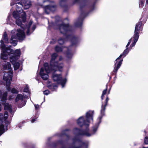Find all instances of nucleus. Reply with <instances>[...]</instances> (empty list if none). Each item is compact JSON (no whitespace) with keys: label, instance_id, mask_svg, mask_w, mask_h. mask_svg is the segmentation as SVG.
<instances>
[{"label":"nucleus","instance_id":"1","mask_svg":"<svg viewBox=\"0 0 148 148\" xmlns=\"http://www.w3.org/2000/svg\"><path fill=\"white\" fill-rule=\"evenodd\" d=\"M13 17L16 19V23L21 27V29H18L17 30H13L11 32V37L10 40V42L15 46L17 45V39L19 41H22L25 38V34L24 32L27 29V35H29L36 28V25L34 24L31 27L33 22L30 21L26 25L25 27H24V24L26 20V14L25 12H23L21 15V16L17 14L16 12L13 13Z\"/></svg>","mask_w":148,"mask_h":148},{"label":"nucleus","instance_id":"2","mask_svg":"<svg viewBox=\"0 0 148 148\" xmlns=\"http://www.w3.org/2000/svg\"><path fill=\"white\" fill-rule=\"evenodd\" d=\"M71 27L68 24L62 23L59 26V30L61 33L64 35V37L67 39H71V45L68 47H61L56 46L55 47L56 51L59 52L62 51L66 52L67 58L69 59L71 58L73 55V53L72 51V47H76L79 44L80 39L77 37L74 36L72 35H67L69 32L71 30Z\"/></svg>","mask_w":148,"mask_h":148},{"label":"nucleus","instance_id":"3","mask_svg":"<svg viewBox=\"0 0 148 148\" xmlns=\"http://www.w3.org/2000/svg\"><path fill=\"white\" fill-rule=\"evenodd\" d=\"M7 95V92H3L0 90V112L2 109L1 103L3 104L5 103ZM8 115L7 111H5L4 114H0V136L8 130V125L10 123L7 120Z\"/></svg>","mask_w":148,"mask_h":148},{"label":"nucleus","instance_id":"4","mask_svg":"<svg viewBox=\"0 0 148 148\" xmlns=\"http://www.w3.org/2000/svg\"><path fill=\"white\" fill-rule=\"evenodd\" d=\"M93 111H89L86 113V118L85 119L84 117L81 116L77 120L78 125L80 127L84 126L87 127L89 126L90 123L93 121Z\"/></svg>","mask_w":148,"mask_h":148},{"label":"nucleus","instance_id":"5","mask_svg":"<svg viewBox=\"0 0 148 148\" xmlns=\"http://www.w3.org/2000/svg\"><path fill=\"white\" fill-rule=\"evenodd\" d=\"M3 53L1 54V62L0 66L1 69V73L3 71L12 70L11 68V64L9 62H7L6 60L8 59V55L5 53V50L4 49H3Z\"/></svg>","mask_w":148,"mask_h":148},{"label":"nucleus","instance_id":"6","mask_svg":"<svg viewBox=\"0 0 148 148\" xmlns=\"http://www.w3.org/2000/svg\"><path fill=\"white\" fill-rule=\"evenodd\" d=\"M58 55L57 53H54L51 56V59L50 61V65L49 66L51 69L56 71L57 70L61 72L63 70L64 66L63 63H59L55 61V59L57 57Z\"/></svg>","mask_w":148,"mask_h":148},{"label":"nucleus","instance_id":"7","mask_svg":"<svg viewBox=\"0 0 148 148\" xmlns=\"http://www.w3.org/2000/svg\"><path fill=\"white\" fill-rule=\"evenodd\" d=\"M58 71H59L58 70L56 71H51V72H53L52 78L54 81L57 82L58 84H60L62 88H63L65 86L67 79L66 78H62V75L61 74L56 73V72Z\"/></svg>","mask_w":148,"mask_h":148},{"label":"nucleus","instance_id":"8","mask_svg":"<svg viewBox=\"0 0 148 148\" xmlns=\"http://www.w3.org/2000/svg\"><path fill=\"white\" fill-rule=\"evenodd\" d=\"M1 74L4 73L3 75V79L5 81L6 87L8 91H10L11 89L10 87V81L12 79L13 71L10 70L9 71H3L1 73Z\"/></svg>","mask_w":148,"mask_h":148},{"label":"nucleus","instance_id":"9","mask_svg":"<svg viewBox=\"0 0 148 148\" xmlns=\"http://www.w3.org/2000/svg\"><path fill=\"white\" fill-rule=\"evenodd\" d=\"M0 47L1 49L2 50L1 53H3V49H4L5 51V53L6 52L9 53L10 52H13L12 50L10 48L11 46H10V47H6L4 43L6 44H8L9 43L8 38L7 36L6 33L5 32H4L3 37L2 39L0 41Z\"/></svg>","mask_w":148,"mask_h":148},{"label":"nucleus","instance_id":"10","mask_svg":"<svg viewBox=\"0 0 148 148\" xmlns=\"http://www.w3.org/2000/svg\"><path fill=\"white\" fill-rule=\"evenodd\" d=\"M141 25L142 23L139 22L136 24V25L134 34L133 38H132V39H133V42L130 46L131 48L135 46L136 43L138 41L139 37V34L140 32V30H142L141 28Z\"/></svg>","mask_w":148,"mask_h":148},{"label":"nucleus","instance_id":"11","mask_svg":"<svg viewBox=\"0 0 148 148\" xmlns=\"http://www.w3.org/2000/svg\"><path fill=\"white\" fill-rule=\"evenodd\" d=\"M44 66L45 70L43 68H41L40 69V75L43 79L46 80L49 78L48 73L51 72V71L53 70L51 69L47 63H45L44 64Z\"/></svg>","mask_w":148,"mask_h":148},{"label":"nucleus","instance_id":"12","mask_svg":"<svg viewBox=\"0 0 148 148\" xmlns=\"http://www.w3.org/2000/svg\"><path fill=\"white\" fill-rule=\"evenodd\" d=\"M85 1H73L72 5L76 4L79 5L81 8L86 5H87L90 8L91 11L93 10L95 8V4L93 2H86Z\"/></svg>","mask_w":148,"mask_h":148},{"label":"nucleus","instance_id":"13","mask_svg":"<svg viewBox=\"0 0 148 148\" xmlns=\"http://www.w3.org/2000/svg\"><path fill=\"white\" fill-rule=\"evenodd\" d=\"M13 52H10L8 53L6 52V54H7L8 56L10 54H13V55L10 56V62H13L15 60H17L18 58L20 57L21 55V51L19 49H16L14 51L13 50L11 49Z\"/></svg>","mask_w":148,"mask_h":148},{"label":"nucleus","instance_id":"14","mask_svg":"<svg viewBox=\"0 0 148 148\" xmlns=\"http://www.w3.org/2000/svg\"><path fill=\"white\" fill-rule=\"evenodd\" d=\"M126 55L124 53L120 55L119 56L118 58L115 60V62L113 72L116 73L117 71L120 67L121 64H122L123 60H119L122 57H125Z\"/></svg>","mask_w":148,"mask_h":148},{"label":"nucleus","instance_id":"15","mask_svg":"<svg viewBox=\"0 0 148 148\" xmlns=\"http://www.w3.org/2000/svg\"><path fill=\"white\" fill-rule=\"evenodd\" d=\"M25 97L24 96L21 94H18L17 95V97L16 99V101H17L19 100L22 101L23 104L22 105H21V104H19L18 105V107L21 108L22 107H23L26 104V101L24 99V98Z\"/></svg>","mask_w":148,"mask_h":148},{"label":"nucleus","instance_id":"16","mask_svg":"<svg viewBox=\"0 0 148 148\" xmlns=\"http://www.w3.org/2000/svg\"><path fill=\"white\" fill-rule=\"evenodd\" d=\"M23 1L22 3H16V5L17 4L22 5L24 8L27 9L29 8L31 5V2L30 1Z\"/></svg>","mask_w":148,"mask_h":148},{"label":"nucleus","instance_id":"17","mask_svg":"<svg viewBox=\"0 0 148 148\" xmlns=\"http://www.w3.org/2000/svg\"><path fill=\"white\" fill-rule=\"evenodd\" d=\"M56 9V6L55 5H47L45 7V11L47 14H49L50 11L53 12Z\"/></svg>","mask_w":148,"mask_h":148},{"label":"nucleus","instance_id":"18","mask_svg":"<svg viewBox=\"0 0 148 148\" xmlns=\"http://www.w3.org/2000/svg\"><path fill=\"white\" fill-rule=\"evenodd\" d=\"M82 21L83 18L81 17H79L75 23V26L77 27H81L82 24Z\"/></svg>","mask_w":148,"mask_h":148},{"label":"nucleus","instance_id":"19","mask_svg":"<svg viewBox=\"0 0 148 148\" xmlns=\"http://www.w3.org/2000/svg\"><path fill=\"white\" fill-rule=\"evenodd\" d=\"M5 110H9L11 114H12V110L11 105L9 104L8 103H6L4 106Z\"/></svg>","mask_w":148,"mask_h":148},{"label":"nucleus","instance_id":"20","mask_svg":"<svg viewBox=\"0 0 148 148\" xmlns=\"http://www.w3.org/2000/svg\"><path fill=\"white\" fill-rule=\"evenodd\" d=\"M17 60H15L13 62H11L13 65L14 69L16 70L18 69L20 66V63L18 62H16Z\"/></svg>","mask_w":148,"mask_h":148},{"label":"nucleus","instance_id":"21","mask_svg":"<svg viewBox=\"0 0 148 148\" xmlns=\"http://www.w3.org/2000/svg\"><path fill=\"white\" fill-rule=\"evenodd\" d=\"M48 87L49 88L51 89L52 91L56 90L58 88V84H52L51 85H48Z\"/></svg>","mask_w":148,"mask_h":148},{"label":"nucleus","instance_id":"22","mask_svg":"<svg viewBox=\"0 0 148 148\" xmlns=\"http://www.w3.org/2000/svg\"><path fill=\"white\" fill-rule=\"evenodd\" d=\"M132 38H131L130 39V40H129V42H128L127 45L126 46V47L127 48L123 52L126 55H127L129 52V50H128L127 47L130 44V43L131 41H132Z\"/></svg>","mask_w":148,"mask_h":148},{"label":"nucleus","instance_id":"23","mask_svg":"<svg viewBox=\"0 0 148 148\" xmlns=\"http://www.w3.org/2000/svg\"><path fill=\"white\" fill-rule=\"evenodd\" d=\"M65 41V39L63 38H60L58 40V42L59 43L60 45L63 44Z\"/></svg>","mask_w":148,"mask_h":148},{"label":"nucleus","instance_id":"24","mask_svg":"<svg viewBox=\"0 0 148 148\" xmlns=\"http://www.w3.org/2000/svg\"><path fill=\"white\" fill-rule=\"evenodd\" d=\"M147 18L146 16H143L140 19V22H145L147 20Z\"/></svg>","mask_w":148,"mask_h":148},{"label":"nucleus","instance_id":"25","mask_svg":"<svg viewBox=\"0 0 148 148\" xmlns=\"http://www.w3.org/2000/svg\"><path fill=\"white\" fill-rule=\"evenodd\" d=\"M107 86L106 88L103 91L102 94L101 96V99L102 100L103 99V98L104 97V95L106 93L107 91Z\"/></svg>","mask_w":148,"mask_h":148},{"label":"nucleus","instance_id":"26","mask_svg":"<svg viewBox=\"0 0 148 148\" xmlns=\"http://www.w3.org/2000/svg\"><path fill=\"white\" fill-rule=\"evenodd\" d=\"M11 91L13 93H17L18 92V90L14 88H12Z\"/></svg>","mask_w":148,"mask_h":148},{"label":"nucleus","instance_id":"27","mask_svg":"<svg viewBox=\"0 0 148 148\" xmlns=\"http://www.w3.org/2000/svg\"><path fill=\"white\" fill-rule=\"evenodd\" d=\"M145 1H140L139 3V7L143 8L144 5Z\"/></svg>","mask_w":148,"mask_h":148},{"label":"nucleus","instance_id":"28","mask_svg":"<svg viewBox=\"0 0 148 148\" xmlns=\"http://www.w3.org/2000/svg\"><path fill=\"white\" fill-rule=\"evenodd\" d=\"M24 92L28 93L29 88L28 86H26L24 88L23 90Z\"/></svg>","mask_w":148,"mask_h":148},{"label":"nucleus","instance_id":"29","mask_svg":"<svg viewBox=\"0 0 148 148\" xmlns=\"http://www.w3.org/2000/svg\"><path fill=\"white\" fill-rule=\"evenodd\" d=\"M144 143L145 144H148V137H146L144 139Z\"/></svg>","mask_w":148,"mask_h":148},{"label":"nucleus","instance_id":"30","mask_svg":"<svg viewBox=\"0 0 148 148\" xmlns=\"http://www.w3.org/2000/svg\"><path fill=\"white\" fill-rule=\"evenodd\" d=\"M49 91L48 90H46L43 91L44 94L46 95H47L49 94Z\"/></svg>","mask_w":148,"mask_h":148},{"label":"nucleus","instance_id":"31","mask_svg":"<svg viewBox=\"0 0 148 148\" xmlns=\"http://www.w3.org/2000/svg\"><path fill=\"white\" fill-rule=\"evenodd\" d=\"M35 109L36 110H37L39 108V106L38 105H35Z\"/></svg>","mask_w":148,"mask_h":148},{"label":"nucleus","instance_id":"32","mask_svg":"<svg viewBox=\"0 0 148 148\" xmlns=\"http://www.w3.org/2000/svg\"><path fill=\"white\" fill-rule=\"evenodd\" d=\"M13 95H10L9 97V99L10 100H11L13 98Z\"/></svg>","mask_w":148,"mask_h":148},{"label":"nucleus","instance_id":"33","mask_svg":"<svg viewBox=\"0 0 148 148\" xmlns=\"http://www.w3.org/2000/svg\"><path fill=\"white\" fill-rule=\"evenodd\" d=\"M36 119H32V123H33L35 121H36Z\"/></svg>","mask_w":148,"mask_h":148},{"label":"nucleus","instance_id":"34","mask_svg":"<svg viewBox=\"0 0 148 148\" xmlns=\"http://www.w3.org/2000/svg\"><path fill=\"white\" fill-rule=\"evenodd\" d=\"M63 59V58L62 57V56H60V57H59V61H62Z\"/></svg>","mask_w":148,"mask_h":148},{"label":"nucleus","instance_id":"35","mask_svg":"<svg viewBox=\"0 0 148 148\" xmlns=\"http://www.w3.org/2000/svg\"><path fill=\"white\" fill-rule=\"evenodd\" d=\"M69 130V129H66L63 132V134H64V132L66 131H68Z\"/></svg>","mask_w":148,"mask_h":148},{"label":"nucleus","instance_id":"36","mask_svg":"<svg viewBox=\"0 0 148 148\" xmlns=\"http://www.w3.org/2000/svg\"><path fill=\"white\" fill-rule=\"evenodd\" d=\"M10 15L8 16V20H10Z\"/></svg>","mask_w":148,"mask_h":148},{"label":"nucleus","instance_id":"37","mask_svg":"<svg viewBox=\"0 0 148 148\" xmlns=\"http://www.w3.org/2000/svg\"><path fill=\"white\" fill-rule=\"evenodd\" d=\"M148 5V1H146V5Z\"/></svg>","mask_w":148,"mask_h":148},{"label":"nucleus","instance_id":"38","mask_svg":"<svg viewBox=\"0 0 148 148\" xmlns=\"http://www.w3.org/2000/svg\"><path fill=\"white\" fill-rule=\"evenodd\" d=\"M64 1H61L60 2L61 3H64Z\"/></svg>","mask_w":148,"mask_h":148},{"label":"nucleus","instance_id":"39","mask_svg":"<svg viewBox=\"0 0 148 148\" xmlns=\"http://www.w3.org/2000/svg\"><path fill=\"white\" fill-rule=\"evenodd\" d=\"M14 3H13V2H12V3L11 4V5H12H12H14Z\"/></svg>","mask_w":148,"mask_h":148},{"label":"nucleus","instance_id":"40","mask_svg":"<svg viewBox=\"0 0 148 148\" xmlns=\"http://www.w3.org/2000/svg\"><path fill=\"white\" fill-rule=\"evenodd\" d=\"M22 11H23V10H21V9L20 10H19L20 12H22Z\"/></svg>","mask_w":148,"mask_h":148},{"label":"nucleus","instance_id":"41","mask_svg":"<svg viewBox=\"0 0 148 148\" xmlns=\"http://www.w3.org/2000/svg\"><path fill=\"white\" fill-rule=\"evenodd\" d=\"M19 104H21V105H23V103H22V101H21V102Z\"/></svg>","mask_w":148,"mask_h":148},{"label":"nucleus","instance_id":"42","mask_svg":"<svg viewBox=\"0 0 148 148\" xmlns=\"http://www.w3.org/2000/svg\"><path fill=\"white\" fill-rule=\"evenodd\" d=\"M110 89L108 91V94H109L110 93Z\"/></svg>","mask_w":148,"mask_h":148},{"label":"nucleus","instance_id":"43","mask_svg":"<svg viewBox=\"0 0 148 148\" xmlns=\"http://www.w3.org/2000/svg\"><path fill=\"white\" fill-rule=\"evenodd\" d=\"M50 43H51V44H53L54 43L53 42H52V41H51Z\"/></svg>","mask_w":148,"mask_h":148},{"label":"nucleus","instance_id":"44","mask_svg":"<svg viewBox=\"0 0 148 148\" xmlns=\"http://www.w3.org/2000/svg\"><path fill=\"white\" fill-rule=\"evenodd\" d=\"M7 24H10V23L9 22H8Z\"/></svg>","mask_w":148,"mask_h":148},{"label":"nucleus","instance_id":"45","mask_svg":"<svg viewBox=\"0 0 148 148\" xmlns=\"http://www.w3.org/2000/svg\"><path fill=\"white\" fill-rule=\"evenodd\" d=\"M44 100L45 101V97H44Z\"/></svg>","mask_w":148,"mask_h":148},{"label":"nucleus","instance_id":"46","mask_svg":"<svg viewBox=\"0 0 148 148\" xmlns=\"http://www.w3.org/2000/svg\"><path fill=\"white\" fill-rule=\"evenodd\" d=\"M143 148H148V147H143Z\"/></svg>","mask_w":148,"mask_h":148},{"label":"nucleus","instance_id":"47","mask_svg":"<svg viewBox=\"0 0 148 148\" xmlns=\"http://www.w3.org/2000/svg\"><path fill=\"white\" fill-rule=\"evenodd\" d=\"M144 132L146 133V131H144Z\"/></svg>","mask_w":148,"mask_h":148},{"label":"nucleus","instance_id":"48","mask_svg":"<svg viewBox=\"0 0 148 148\" xmlns=\"http://www.w3.org/2000/svg\"><path fill=\"white\" fill-rule=\"evenodd\" d=\"M16 11L17 12H18V11L17 10Z\"/></svg>","mask_w":148,"mask_h":148}]
</instances>
